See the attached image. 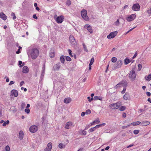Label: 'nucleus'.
<instances>
[{
	"label": "nucleus",
	"instance_id": "20e7f679",
	"mask_svg": "<svg viewBox=\"0 0 151 151\" xmlns=\"http://www.w3.org/2000/svg\"><path fill=\"white\" fill-rule=\"evenodd\" d=\"M54 17L56 22L58 23H62L64 19V16L63 15L59 16L57 17V15H55Z\"/></svg>",
	"mask_w": 151,
	"mask_h": 151
},
{
	"label": "nucleus",
	"instance_id": "a19ab883",
	"mask_svg": "<svg viewBox=\"0 0 151 151\" xmlns=\"http://www.w3.org/2000/svg\"><path fill=\"white\" fill-rule=\"evenodd\" d=\"M91 112V111L90 109H87L85 112L86 114H90Z\"/></svg>",
	"mask_w": 151,
	"mask_h": 151
},
{
	"label": "nucleus",
	"instance_id": "f704fd0d",
	"mask_svg": "<svg viewBox=\"0 0 151 151\" xmlns=\"http://www.w3.org/2000/svg\"><path fill=\"white\" fill-rule=\"evenodd\" d=\"M65 58L66 60L67 61H70L71 60V58L68 56H65Z\"/></svg>",
	"mask_w": 151,
	"mask_h": 151
},
{
	"label": "nucleus",
	"instance_id": "f8f14e48",
	"mask_svg": "<svg viewBox=\"0 0 151 151\" xmlns=\"http://www.w3.org/2000/svg\"><path fill=\"white\" fill-rule=\"evenodd\" d=\"M74 126L73 123L71 122H69L66 123L65 126V128L68 129L70 127H73Z\"/></svg>",
	"mask_w": 151,
	"mask_h": 151
},
{
	"label": "nucleus",
	"instance_id": "e433bc0d",
	"mask_svg": "<svg viewBox=\"0 0 151 151\" xmlns=\"http://www.w3.org/2000/svg\"><path fill=\"white\" fill-rule=\"evenodd\" d=\"M94 99L95 100H97L99 99V100H101L102 99L101 97H99L98 96H95L94 97Z\"/></svg>",
	"mask_w": 151,
	"mask_h": 151
},
{
	"label": "nucleus",
	"instance_id": "052dcab7",
	"mask_svg": "<svg viewBox=\"0 0 151 151\" xmlns=\"http://www.w3.org/2000/svg\"><path fill=\"white\" fill-rule=\"evenodd\" d=\"M14 82L13 81H11L10 82V83H9V85H12L13 84H14Z\"/></svg>",
	"mask_w": 151,
	"mask_h": 151
},
{
	"label": "nucleus",
	"instance_id": "5fc2aeb1",
	"mask_svg": "<svg viewBox=\"0 0 151 151\" xmlns=\"http://www.w3.org/2000/svg\"><path fill=\"white\" fill-rule=\"evenodd\" d=\"M146 94L147 96H150L151 95L150 93L149 92H147Z\"/></svg>",
	"mask_w": 151,
	"mask_h": 151
},
{
	"label": "nucleus",
	"instance_id": "a878e982",
	"mask_svg": "<svg viewBox=\"0 0 151 151\" xmlns=\"http://www.w3.org/2000/svg\"><path fill=\"white\" fill-rule=\"evenodd\" d=\"M19 136L20 139L22 140L23 137L24 133H19Z\"/></svg>",
	"mask_w": 151,
	"mask_h": 151
},
{
	"label": "nucleus",
	"instance_id": "58836bf2",
	"mask_svg": "<svg viewBox=\"0 0 151 151\" xmlns=\"http://www.w3.org/2000/svg\"><path fill=\"white\" fill-rule=\"evenodd\" d=\"M94 58L93 57L91 58L89 64L92 65L94 62Z\"/></svg>",
	"mask_w": 151,
	"mask_h": 151
},
{
	"label": "nucleus",
	"instance_id": "6e6d98bb",
	"mask_svg": "<svg viewBox=\"0 0 151 151\" xmlns=\"http://www.w3.org/2000/svg\"><path fill=\"white\" fill-rule=\"evenodd\" d=\"M147 12L148 14H151V8H150L149 10H148L147 11Z\"/></svg>",
	"mask_w": 151,
	"mask_h": 151
},
{
	"label": "nucleus",
	"instance_id": "423d86ee",
	"mask_svg": "<svg viewBox=\"0 0 151 151\" xmlns=\"http://www.w3.org/2000/svg\"><path fill=\"white\" fill-rule=\"evenodd\" d=\"M122 60H119L114 65V69H116L120 68L122 66Z\"/></svg>",
	"mask_w": 151,
	"mask_h": 151
},
{
	"label": "nucleus",
	"instance_id": "f3484780",
	"mask_svg": "<svg viewBox=\"0 0 151 151\" xmlns=\"http://www.w3.org/2000/svg\"><path fill=\"white\" fill-rule=\"evenodd\" d=\"M29 70L28 68L26 66H24L22 69V72L24 73H28L29 72Z\"/></svg>",
	"mask_w": 151,
	"mask_h": 151
},
{
	"label": "nucleus",
	"instance_id": "680f3d73",
	"mask_svg": "<svg viewBox=\"0 0 151 151\" xmlns=\"http://www.w3.org/2000/svg\"><path fill=\"white\" fill-rule=\"evenodd\" d=\"M135 27H133L132 29H130L128 31L127 33H127H129L133 29H134V28Z\"/></svg>",
	"mask_w": 151,
	"mask_h": 151
},
{
	"label": "nucleus",
	"instance_id": "7ed1b4c3",
	"mask_svg": "<svg viewBox=\"0 0 151 151\" xmlns=\"http://www.w3.org/2000/svg\"><path fill=\"white\" fill-rule=\"evenodd\" d=\"M81 14L83 18L86 21H88L89 19V18L87 16V11L83 9L81 12Z\"/></svg>",
	"mask_w": 151,
	"mask_h": 151
},
{
	"label": "nucleus",
	"instance_id": "aec40b11",
	"mask_svg": "<svg viewBox=\"0 0 151 151\" xmlns=\"http://www.w3.org/2000/svg\"><path fill=\"white\" fill-rule=\"evenodd\" d=\"M150 122L147 121H144L142 122L141 124L143 126H146L150 124Z\"/></svg>",
	"mask_w": 151,
	"mask_h": 151
},
{
	"label": "nucleus",
	"instance_id": "473e14b6",
	"mask_svg": "<svg viewBox=\"0 0 151 151\" xmlns=\"http://www.w3.org/2000/svg\"><path fill=\"white\" fill-rule=\"evenodd\" d=\"M59 147L61 149L64 148L65 147V145H64L62 143H60L58 145Z\"/></svg>",
	"mask_w": 151,
	"mask_h": 151
},
{
	"label": "nucleus",
	"instance_id": "3c124183",
	"mask_svg": "<svg viewBox=\"0 0 151 151\" xmlns=\"http://www.w3.org/2000/svg\"><path fill=\"white\" fill-rule=\"evenodd\" d=\"M71 4V1L70 0H68L66 2V4L67 5L69 6Z\"/></svg>",
	"mask_w": 151,
	"mask_h": 151
},
{
	"label": "nucleus",
	"instance_id": "dca6fc26",
	"mask_svg": "<svg viewBox=\"0 0 151 151\" xmlns=\"http://www.w3.org/2000/svg\"><path fill=\"white\" fill-rule=\"evenodd\" d=\"M0 17L3 20H5L7 19V16L3 12L0 13Z\"/></svg>",
	"mask_w": 151,
	"mask_h": 151
},
{
	"label": "nucleus",
	"instance_id": "7c9ffc66",
	"mask_svg": "<svg viewBox=\"0 0 151 151\" xmlns=\"http://www.w3.org/2000/svg\"><path fill=\"white\" fill-rule=\"evenodd\" d=\"M121 86H122L121 83L120 82L115 87V88H119Z\"/></svg>",
	"mask_w": 151,
	"mask_h": 151
},
{
	"label": "nucleus",
	"instance_id": "603ef678",
	"mask_svg": "<svg viewBox=\"0 0 151 151\" xmlns=\"http://www.w3.org/2000/svg\"><path fill=\"white\" fill-rule=\"evenodd\" d=\"M126 90V87L124 88L123 90L121 92L122 94H124L125 93Z\"/></svg>",
	"mask_w": 151,
	"mask_h": 151
},
{
	"label": "nucleus",
	"instance_id": "b1692460",
	"mask_svg": "<svg viewBox=\"0 0 151 151\" xmlns=\"http://www.w3.org/2000/svg\"><path fill=\"white\" fill-rule=\"evenodd\" d=\"M141 123V122L139 121L131 123V124L133 126H136L139 125Z\"/></svg>",
	"mask_w": 151,
	"mask_h": 151
},
{
	"label": "nucleus",
	"instance_id": "2f4dec72",
	"mask_svg": "<svg viewBox=\"0 0 151 151\" xmlns=\"http://www.w3.org/2000/svg\"><path fill=\"white\" fill-rule=\"evenodd\" d=\"M126 107L125 106H122L120 107L119 108V110L121 111H123L126 109Z\"/></svg>",
	"mask_w": 151,
	"mask_h": 151
},
{
	"label": "nucleus",
	"instance_id": "4468645a",
	"mask_svg": "<svg viewBox=\"0 0 151 151\" xmlns=\"http://www.w3.org/2000/svg\"><path fill=\"white\" fill-rule=\"evenodd\" d=\"M84 28H85L87 29L88 32H89L90 33H92L93 32V30L92 29V27L89 24H86L84 26Z\"/></svg>",
	"mask_w": 151,
	"mask_h": 151
},
{
	"label": "nucleus",
	"instance_id": "c03bdc74",
	"mask_svg": "<svg viewBox=\"0 0 151 151\" xmlns=\"http://www.w3.org/2000/svg\"><path fill=\"white\" fill-rule=\"evenodd\" d=\"M68 52H69V54L70 55L71 57H73V55H72V53H71L72 51L71 50H70V49H68Z\"/></svg>",
	"mask_w": 151,
	"mask_h": 151
},
{
	"label": "nucleus",
	"instance_id": "5701e85b",
	"mask_svg": "<svg viewBox=\"0 0 151 151\" xmlns=\"http://www.w3.org/2000/svg\"><path fill=\"white\" fill-rule=\"evenodd\" d=\"M55 55V52L54 50L51 51L49 53V56L51 58H53Z\"/></svg>",
	"mask_w": 151,
	"mask_h": 151
},
{
	"label": "nucleus",
	"instance_id": "13d9d810",
	"mask_svg": "<svg viewBox=\"0 0 151 151\" xmlns=\"http://www.w3.org/2000/svg\"><path fill=\"white\" fill-rule=\"evenodd\" d=\"M24 83V82L23 81H21L20 84V86H22L23 84Z\"/></svg>",
	"mask_w": 151,
	"mask_h": 151
},
{
	"label": "nucleus",
	"instance_id": "ddd939ff",
	"mask_svg": "<svg viewBox=\"0 0 151 151\" xmlns=\"http://www.w3.org/2000/svg\"><path fill=\"white\" fill-rule=\"evenodd\" d=\"M106 125V124L105 123H103L102 124H100L99 125H96L95 127L92 128L91 129H90V131L91 132H92L95 130V129L97 128H98L99 127L102 126H104Z\"/></svg>",
	"mask_w": 151,
	"mask_h": 151
},
{
	"label": "nucleus",
	"instance_id": "864d4df0",
	"mask_svg": "<svg viewBox=\"0 0 151 151\" xmlns=\"http://www.w3.org/2000/svg\"><path fill=\"white\" fill-rule=\"evenodd\" d=\"M127 114L126 113H123L122 115V116L123 117L125 118L126 117Z\"/></svg>",
	"mask_w": 151,
	"mask_h": 151
},
{
	"label": "nucleus",
	"instance_id": "393cba45",
	"mask_svg": "<svg viewBox=\"0 0 151 151\" xmlns=\"http://www.w3.org/2000/svg\"><path fill=\"white\" fill-rule=\"evenodd\" d=\"M55 68H54L55 70H58L60 68V65L59 64H57L55 66Z\"/></svg>",
	"mask_w": 151,
	"mask_h": 151
},
{
	"label": "nucleus",
	"instance_id": "69168bd1",
	"mask_svg": "<svg viewBox=\"0 0 151 151\" xmlns=\"http://www.w3.org/2000/svg\"><path fill=\"white\" fill-rule=\"evenodd\" d=\"M137 56V53L136 52L134 55L133 56V57H132V58H135Z\"/></svg>",
	"mask_w": 151,
	"mask_h": 151
},
{
	"label": "nucleus",
	"instance_id": "bf43d9fd",
	"mask_svg": "<svg viewBox=\"0 0 151 151\" xmlns=\"http://www.w3.org/2000/svg\"><path fill=\"white\" fill-rule=\"evenodd\" d=\"M79 134L81 135H85L86 134V133H79Z\"/></svg>",
	"mask_w": 151,
	"mask_h": 151
},
{
	"label": "nucleus",
	"instance_id": "f03ea898",
	"mask_svg": "<svg viewBox=\"0 0 151 151\" xmlns=\"http://www.w3.org/2000/svg\"><path fill=\"white\" fill-rule=\"evenodd\" d=\"M135 67L133 68L129 75V77L132 81H134L135 79L136 74L135 73Z\"/></svg>",
	"mask_w": 151,
	"mask_h": 151
},
{
	"label": "nucleus",
	"instance_id": "4c0bfd02",
	"mask_svg": "<svg viewBox=\"0 0 151 151\" xmlns=\"http://www.w3.org/2000/svg\"><path fill=\"white\" fill-rule=\"evenodd\" d=\"M83 46L84 50L85 51H86V52H88V49L86 47V46L85 45V44L84 43H83Z\"/></svg>",
	"mask_w": 151,
	"mask_h": 151
},
{
	"label": "nucleus",
	"instance_id": "c85d7f7f",
	"mask_svg": "<svg viewBox=\"0 0 151 151\" xmlns=\"http://www.w3.org/2000/svg\"><path fill=\"white\" fill-rule=\"evenodd\" d=\"M60 60L61 62L63 63H64L65 62V59L64 58V56L62 55L61 56L60 58Z\"/></svg>",
	"mask_w": 151,
	"mask_h": 151
},
{
	"label": "nucleus",
	"instance_id": "49530a36",
	"mask_svg": "<svg viewBox=\"0 0 151 151\" xmlns=\"http://www.w3.org/2000/svg\"><path fill=\"white\" fill-rule=\"evenodd\" d=\"M24 111L27 113L29 114L30 112V110L29 109H26L24 110Z\"/></svg>",
	"mask_w": 151,
	"mask_h": 151
},
{
	"label": "nucleus",
	"instance_id": "4be33fe9",
	"mask_svg": "<svg viewBox=\"0 0 151 151\" xmlns=\"http://www.w3.org/2000/svg\"><path fill=\"white\" fill-rule=\"evenodd\" d=\"M71 101V99L70 98H67L64 99V102L65 103L68 104L70 103Z\"/></svg>",
	"mask_w": 151,
	"mask_h": 151
},
{
	"label": "nucleus",
	"instance_id": "9b49d317",
	"mask_svg": "<svg viewBox=\"0 0 151 151\" xmlns=\"http://www.w3.org/2000/svg\"><path fill=\"white\" fill-rule=\"evenodd\" d=\"M132 8L134 11H138L140 10V6L138 4H136L133 5Z\"/></svg>",
	"mask_w": 151,
	"mask_h": 151
},
{
	"label": "nucleus",
	"instance_id": "cd10ccee",
	"mask_svg": "<svg viewBox=\"0 0 151 151\" xmlns=\"http://www.w3.org/2000/svg\"><path fill=\"white\" fill-rule=\"evenodd\" d=\"M146 80L148 81L151 80V73L147 77H145Z\"/></svg>",
	"mask_w": 151,
	"mask_h": 151
},
{
	"label": "nucleus",
	"instance_id": "de8ad7c7",
	"mask_svg": "<svg viewBox=\"0 0 151 151\" xmlns=\"http://www.w3.org/2000/svg\"><path fill=\"white\" fill-rule=\"evenodd\" d=\"M25 105H26V104L25 103H22L21 104V106L22 109H24V108L25 106Z\"/></svg>",
	"mask_w": 151,
	"mask_h": 151
},
{
	"label": "nucleus",
	"instance_id": "2eb2a0df",
	"mask_svg": "<svg viewBox=\"0 0 151 151\" xmlns=\"http://www.w3.org/2000/svg\"><path fill=\"white\" fill-rule=\"evenodd\" d=\"M52 148V143L51 142H49L47 144L46 148L44 149V151H50Z\"/></svg>",
	"mask_w": 151,
	"mask_h": 151
},
{
	"label": "nucleus",
	"instance_id": "bb28decb",
	"mask_svg": "<svg viewBox=\"0 0 151 151\" xmlns=\"http://www.w3.org/2000/svg\"><path fill=\"white\" fill-rule=\"evenodd\" d=\"M124 64L125 65H127L130 62V61L127 58H126L124 60Z\"/></svg>",
	"mask_w": 151,
	"mask_h": 151
},
{
	"label": "nucleus",
	"instance_id": "e2e57ef3",
	"mask_svg": "<svg viewBox=\"0 0 151 151\" xmlns=\"http://www.w3.org/2000/svg\"><path fill=\"white\" fill-rule=\"evenodd\" d=\"M86 113L85 112H83L81 113V115L82 116H84L85 114Z\"/></svg>",
	"mask_w": 151,
	"mask_h": 151
},
{
	"label": "nucleus",
	"instance_id": "412c9836",
	"mask_svg": "<svg viewBox=\"0 0 151 151\" xmlns=\"http://www.w3.org/2000/svg\"><path fill=\"white\" fill-rule=\"evenodd\" d=\"M120 82L122 86H123L126 87L127 86V82L126 81L123 80Z\"/></svg>",
	"mask_w": 151,
	"mask_h": 151
},
{
	"label": "nucleus",
	"instance_id": "79ce46f5",
	"mask_svg": "<svg viewBox=\"0 0 151 151\" xmlns=\"http://www.w3.org/2000/svg\"><path fill=\"white\" fill-rule=\"evenodd\" d=\"M138 70L139 71H140L142 68V65L140 64H139L138 65Z\"/></svg>",
	"mask_w": 151,
	"mask_h": 151
},
{
	"label": "nucleus",
	"instance_id": "0e129e2a",
	"mask_svg": "<svg viewBox=\"0 0 151 151\" xmlns=\"http://www.w3.org/2000/svg\"><path fill=\"white\" fill-rule=\"evenodd\" d=\"M130 125H129L127 126H123L122 127V128L123 129H124V128H125L127 127H129V126Z\"/></svg>",
	"mask_w": 151,
	"mask_h": 151
},
{
	"label": "nucleus",
	"instance_id": "a211bd4d",
	"mask_svg": "<svg viewBox=\"0 0 151 151\" xmlns=\"http://www.w3.org/2000/svg\"><path fill=\"white\" fill-rule=\"evenodd\" d=\"M11 93L12 95L15 97H17L18 96V91L16 90H12L11 91Z\"/></svg>",
	"mask_w": 151,
	"mask_h": 151
},
{
	"label": "nucleus",
	"instance_id": "37998d69",
	"mask_svg": "<svg viewBox=\"0 0 151 151\" xmlns=\"http://www.w3.org/2000/svg\"><path fill=\"white\" fill-rule=\"evenodd\" d=\"M22 62L21 61H19V65H20V67H22V66L24 65V63H23L22 65H21L22 64Z\"/></svg>",
	"mask_w": 151,
	"mask_h": 151
},
{
	"label": "nucleus",
	"instance_id": "6e6552de",
	"mask_svg": "<svg viewBox=\"0 0 151 151\" xmlns=\"http://www.w3.org/2000/svg\"><path fill=\"white\" fill-rule=\"evenodd\" d=\"M136 15L135 14H133L129 15L126 18L127 21L131 22L134 20L136 18Z\"/></svg>",
	"mask_w": 151,
	"mask_h": 151
},
{
	"label": "nucleus",
	"instance_id": "6ab92c4d",
	"mask_svg": "<svg viewBox=\"0 0 151 151\" xmlns=\"http://www.w3.org/2000/svg\"><path fill=\"white\" fill-rule=\"evenodd\" d=\"M130 97L129 93L126 92L123 96V98L125 100H127L130 99Z\"/></svg>",
	"mask_w": 151,
	"mask_h": 151
},
{
	"label": "nucleus",
	"instance_id": "1a4fd4ad",
	"mask_svg": "<svg viewBox=\"0 0 151 151\" xmlns=\"http://www.w3.org/2000/svg\"><path fill=\"white\" fill-rule=\"evenodd\" d=\"M29 131L30 132H36L38 130V127L35 125H32L29 128Z\"/></svg>",
	"mask_w": 151,
	"mask_h": 151
},
{
	"label": "nucleus",
	"instance_id": "a18cd8bd",
	"mask_svg": "<svg viewBox=\"0 0 151 151\" xmlns=\"http://www.w3.org/2000/svg\"><path fill=\"white\" fill-rule=\"evenodd\" d=\"M5 150L6 151H10V148L9 146H6L5 147Z\"/></svg>",
	"mask_w": 151,
	"mask_h": 151
},
{
	"label": "nucleus",
	"instance_id": "c756f323",
	"mask_svg": "<svg viewBox=\"0 0 151 151\" xmlns=\"http://www.w3.org/2000/svg\"><path fill=\"white\" fill-rule=\"evenodd\" d=\"M100 122V121L99 119H98L96 120H95L94 121H93L91 123V125L93 124H94V123H96V124H99Z\"/></svg>",
	"mask_w": 151,
	"mask_h": 151
},
{
	"label": "nucleus",
	"instance_id": "4d7b16f0",
	"mask_svg": "<svg viewBox=\"0 0 151 151\" xmlns=\"http://www.w3.org/2000/svg\"><path fill=\"white\" fill-rule=\"evenodd\" d=\"M33 18L34 19H37V17L36 15V14H34L33 16Z\"/></svg>",
	"mask_w": 151,
	"mask_h": 151
},
{
	"label": "nucleus",
	"instance_id": "72a5a7b5",
	"mask_svg": "<svg viewBox=\"0 0 151 151\" xmlns=\"http://www.w3.org/2000/svg\"><path fill=\"white\" fill-rule=\"evenodd\" d=\"M117 60L116 58L115 57L112 58L111 59V61L113 63H115L117 61Z\"/></svg>",
	"mask_w": 151,
	"mask_h": 151
},
{
	"label": "nucleus",
	"instance_id": "0eeeda50",
	"mask_svg": "<svg viewBox=\"0 0 151 151\" xmlns=\"http://www.w3.org/2000/svg\"><path fill=\"white\" fill-rule=\"evenodd\" d=\"M117 33V31L111 32L107 36V38L109 39L111 38H113L116 36Z\"/></svg>",
	"mask_w": 151,
	"mask_h": 151
},
{
	"label": "nucleus",
	"instance_id": "338daca9",
	"mask_svg": "<svg viewBox=\"0 0 151 151\" xmlns=\"http://www.w3.org/2000/svg\"><path fill=\"white\" fill-rule=\"evenodd\" d=\"M20 50L19 49H18V50L16 51V53L17 54L20 53L21 52L20 51Z\"/></svg>",
	"mask_w": 151,
	"mask_h": 151
},
{
	"label": "nucleus",
	"instance_id": "39448f33",
	"mask_svg": "<svg viewBox=\"0 0 151 151\" xmlns=\"http://www.w3.org/2000/svg\"><path fill=\"white\" fill-rule=\"evenodd\" d=\"M121 105V102H118L115 103L111 104L109 105L112 109H117Z\"/></svg>",
	"mask_w": 151,
	"mask_h": 151
},
{
	"label": "nucleus",
	"instance_id": "9d476101",
	"mask_svg": "<svg viewBox=\"0 0 151 151\" xmlns=\"http://www.w3.org/2000/svg\"><path fill=\"white\" fill-rule=\"evenodd\" d=\"M69 40L70 43L72 45H75L76 43V42L74 37L72 35H70L69 37Z\"/></svg>",
	"mask_w": 151,
	"mask_h": 151
},
{
	"label": "nucleus",
	"instance_id": "ea45409f",
	"mask_svg": "<svg viewBox=\"0 0 151 151\" xmlns=\"http://www.w3.org/2000/svg\"><path fill=\"white\" fill-rule=\"evenodd\" d=\"M11 15L12 16H13V19L14 20V19H16V16H15V14L14 13L12 12L11 13Z\"/></svg>",
	"mask_w": 151,
	"mask_h": 151
},
{
	"label": "nucleus",
	"instance_id": "c9c22d12",
	"mask_svg": "<svg viewBox=\"0 0 151 151\" xmlns=\"http://www.w3.org/2000/svg\"><path fill=\"white\" fill-rule=\"evenodd\" d=\"M9 120H7V121H6V122H4L3 124V126H5L6 125V124H9Z\"/></svg>",
	"mask_w": 151,
	"mask_h": 151
},
{
	"label": "nucleus",
	"instance_id": "774afa93",
	"mask_svg": "<svg viewBox=\"0 0 151 151\" xmlns=\"http://www.w3.org/2000/svg\"><path fill=\"white\" fill-rule=\"evenodd\" d=\"M147 101L148 102H149L150 103H151V98H148L147 99Z\"/></svg>",
	"mask_w": 151,
	"mask_h": 151
},
{
	"label": "nucleus",
	"instance_id": "09e8293b",
	"mask_svg": "<svg viewBox=\"0 0 151 151\" xmlns=\"http://www.w3.org/2000/svg\"><path fill=\"white\" fill-rule=\"evenodd\" d=\"M115 25L117 26L119 24V19H117L116 22L114 23Z\"/></svg>",
	"mask_w": 151,
	"mask_h": 151
},
{
	"label": "nucleus",
	"instance_id": "f257e3e1",
	"mask_svg": "<svg viewBox=\"0 0 151 151\" xmlns=\"http://www.w3.org/2000/svg\"><path fill=\"white\" fill-rule=\"evenodd\" d=\"M39 55V51L37 48H33L32 49L30 55L33 59H35Z\"/></svg>",
	"mask_w": 151,
	"mask_h": 151
},
{
	"label": "nucleus",
	"instance_id": "8fccbe9b",
	"mask_svg": "<svg viewBox=\"0 0 151 151\" xmlns=\"http://www.w3.org/2000/svg\"><path fill=\"white\" fill-rule=\"evenodd\" d=\"M87 99H88V101L89 102H91L93 100V97H92L91 98L89 96L88 97H87Z\"/></svg>",
	"mask_w": 151,
	"mask_h": 151
}]
</instances>
